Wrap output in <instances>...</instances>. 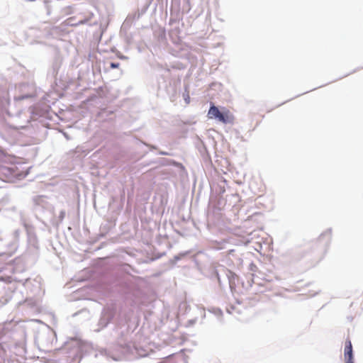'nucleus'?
I'll use <instances>...</instances> for the list:
<instances>
[{"instance_id": "obj_4", "label": "nucleus", "mask_w": 363, "mask_h": 363, "mask_svg": "<svg viewBox=\"0 0 363 363\" xmlns=\"http://www.w3.org/2000/svg\"><path fill=\"white\" fill-rule=\"evenodd\" d=\"M71 20V18H68L67 19V21H65V23H66L67 25H72V26H74V24H70L69 23V21Z\"/></svg>"}, {"instance_id": "obj_3", "label": "nucleus", "mask_w": 363, "mask_h": 363, "mask_svg": "<svg viewBox=\"0 0 363 363\" xmlns=\"http://www.w3.org/2000/svg\"><path fill=\"white\" fill-rule=\"evenodd\" d=\"M110 67L113 69L118 68L119 67V63L111 62Z\"/></svg>"}, {"instance_id": "obj_2", "label": "nucleus", "mask_w": 363, "mask_h": 363, "mask_svg": "<svg viewBox=\"0 0 363 363\" xmlns=\"http://www.w3.org/2000/svg\"><path fill=\"white\" fill-rule=\"evenodd\" d=\"M344 357L346 362L345 363H354L352 355V346L350 339H347L345 341Z\"/></svg>"}, {"instance_id": "obj_1", "label": "nucleus", "mask_w": 363, "mask_h": 363, "mask_svg": "<svg viewBox=\"0 0 363 363\" xmlns=\"http://www.w3.org/2000/svg\"><path fill=\"white\" fill-rule=\"evenodd\" d=\"M208 117L210 119H217L223 123H233L235 119L233 114L230 110L222 108L220 111L214 104L211 106L208 112Z\"/></svg>"}]
</instances>
